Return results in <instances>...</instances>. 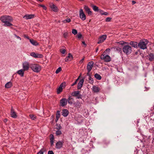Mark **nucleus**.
<instances>
[{"mask_svg": "<svg viewBox=\"0 0 154 154\" xmlns=\"http://www.w3.org/2000/svg\"><path fill=\"white\" fill-rule=\"evenodd\" d=\"M0 20L2 23H4V26H10L12 25L11 22L12 21L13 19L10 16H3L0 17Z\"/></svg>", "mask_w": 154, "mask_h": 154, "instance_id": "nucleus-1", "label": "nucleus"}, {"mask_svg": "<svg viewBox=\"0 0 154 154\" xmlns=\"http://www.w3.org/2000/svg\"><path fill=\"white\" fill-rule=\"evenodd\" d=\"M148 43V41L147 39L141 40L138 43V46L140 49L144 50L147 49V45Z\"/></svg>", "mask_w": 154, "mask_h": 154, "instance_id": "nucleus-2", "label": "nucleus"}, {"mask_svg": "<svg viewBox=\"0 0 154 154\" xmlns=\"http://www.w3.org/2000/svg\"><path fill=\"white\" fill-rule=\"evenodd\" d=\"M105 51H104L100 57V59L101 60H104V61L106 62H110L111 60V58L110 57L106 54Z\"/></svg>", "mask_w": 154, "mask_h": 154, "instance_id": "nucleus-3", "label": "nucleus"}, {"mask_svg": "<svg viewBox=\"0 0 154 154\" xmlns=\"http://www.w3.org/2000/svg\"><path fill=\"white\" fill-rule=\"evenodd\" d=\"M123 52L126 54L129 55L131 52V48L129 45L124 46L123 48Z\"/></svg>", "mask_w": 154, "mask_h": 154, "instance_id": "nucleus-4", "label": "nucleus"}, {"mask_svg": "<svg viewBox=\"0 0 154 154\" xmlns=\"http://www.w3.org/2000/svg\"><path fill=\"white\" fill-rule=\"evenodd\" d=\"M31 68L32 70L35 72H39L41 69V67L39 65L34 64L32 65Z\"/></svg>", "mask_w": 154, "mask_h": 154, "instance_id": "nucleus-5", "label": "nucleus"}, {"mask_svg": "<svg viewBox=\"0 0 154 154\" xmlns=\"http://www.w3.org/2000/svg\"><path fill=\"white\" fill-rule=\"evenodd\" d=\"M79 12L80 18L83 21L85 20L86 19V16L83 12V10L82 9H80Z\"/></svg>", "mask_w": 154, "mask_h": 154, "instance_id": "nucleus-6", "label": "nucleus"}, {"mask_svg": "<svg viewBox=\"0 0 154 154\" xmlns=\"http://www.w3.org/2000/svg\"><path fill=\"white\" fill-rule=\"evenodd\" d=\"M107 36L106 35H102L99 38L98 44H100L103 42L106 39Z\"/></svg>", "mask_w": 154, "mask_h": 154, "instance_id": "nucleus-7", "label": "nucleus"}, {"mask_svg": "<svg viewBox=\"0 0 154 154\" xmlns=\"http://www.w3.org/2000/svg\"><path fill=\"white\" fill-rule=\"evenodd\" d=\"M94 65V62L92 61L89 62L87 65V69L88 72H90L92 69Z\"/></svg>", "mask_w": 154, "mask_h": 154, "instance_id": "nucleus-8", "label": "nucleus"}, {"mask_svg": "<svg viewBox=\"0 0 154 154\" xmlns=\"http://www.w3.org/2000/svg\"><path fill=\"white\" fill-rule=\"evenodd\" d=\"M72 95L74 97H76V98L80 99L82 98V95L79 93V91H75L72 93Z\"/></svg>", "mask_w": 154, "mask_h": 154, "instance_id": "nucleus-9", "label": "nucleus"}, {"mask_svg": "<svg viewBox=\"0 0 154 154\" xmlns=\"http://www.w3.org/2000/svg\"><path fill=\"white\" fill-rule=\"evenodd\" d=\"M30 55L31 56L35 58H41L43 57V55L42 54L35 53L34 52L31 53Z\"/></svg>", "mask_w": 154, "mask_h": 154, "instance_id": "nucleus-10", "label": "nucleus"}, {"mask_svg": "<svg viewBox=\"0 0 154 154\" xmlns=\"http://www.w3.org/2000/svg\"><path fill=\"white\" fill-rule=\"evenodd\" d=\"M67 102V100L66 98H62L60 100V105L62 106H65L66 105Z\"/></svg>", "mask_w": 154, "mask_h": 154, "instance_id": "nucleus-11", "label": "nucleus"}, {"mask_svg": "<svg viewBox=\"0 0 154 154\" xmlns=\"http://www.w3.org/2000/svg\"><path fill=\"white\" fill-rule=\"evenodd\" d=\"M23 69L24 71L28 70L29 68V64L28 62H25L23 64Z\"/></svg>", "mask_w": 154, "mask_h": 154, "instance_id": "nucleus-12", "label": "nucleus"}, {"mask_svg": "<svg viewBox=\"0 0 154 154\" xmlns=\"http://www.w3.org/2000/svg\"><path fill=\"white\" fill-rule=\"evenodd\" d=\"M10 115L13 118H16L17 117L16 113L15 112L12 107H11Z\"/></svg>", "mask_w": 154, "mask_h": 154, "instance_id": "nucleus-13", "label": "nucleus"}, {"mask_svg": "<svg viewBox=\"0 0 154 154\" xmlns=\"http://www.w3.org/2000/svg\"><path fill=\"white\" fill-rule=\"evenodd\" d=\"M63 141H58L56 144V147L57 149H60L61 148L63 145Z\"/></svg>", "mask_w": 154, "mask_h": 154, "instance_id": "nucleus-14", "label": "nucleus"}, {"mask_svg": "<svg viewBox=\"0 0 154 154\" xmlns=\"http://www.w3.org/2000/svg\"><path fill=\"white\" fill-rule=\"evenodd\" d=\"M73 58V57L72 55L71 54L69 53L68 56L65 58V60L66 62H67L70 61L72 60Z\"/></svg>", "mask_w": 154, "mask_h": 154, "instance_id": "nucleus-15", "label": "nucleus"}, {"mask_svg": "<svg viewBox=\"0 0 154 154\" xmlns=\"http://www.w3.org/2000/svg\"><path fill=\"white\" fill-rule=\"evenodd\" d=\"M84 82V79H81L79 81L77 86V88L78 89H80L82 88L83 82Z\"/></svg>", "mask_w": 154, "mask_h": 154, "instance_id": "nucleus-16", "label": "nucleus"}, {"mask_svg": "<svg viewBox=\"0 0 154 154\" xmlns=\"http://www.w3.org/2000/svg\"><path fill=\"white\" fill-rule=\"evenodd\" d=\"M34 17V14H26L23 17V18H25L27 20L32 19Z\"/></svg>", "mask_w": 154, "mask_h": 154, "instance_id": "nucleus-17", "label": "nucleus"}, {"mask_svg": "<svg viewBox=\"0 0 154 154\" xmlns=\"http://www.w3.org/2000/svg\"><path fill=\"white\" fill-rule=\"evenodd\" d=\"M62 115L63 116L66 117L69 114V111L67 109H64L62 110Z\"/></svg>", "mask_w": 154, "mask_h": 154, "instance_id": "nucleus-18", "label": "nucleus"}, {"mask_svg": "<svg viewBox=\"0 0 154 154\" xmlns=\"http://www.w3.org/2000/svg\"><path fill=\"white\" fill-rule=\"evenodd\" d=\"M84 8L85 10L86 11V12L89 15H91L92 14V12L90 11V9L88 6L85 5L84 7Z\"/></svg>", "mask_w": 154, "mask_h": 154, "instance_id": "nucleus-19", "label": "nucleus"}, {"mask_svg": "<svg viewBox=\"0 0 154 154\" xmlns=\"http://www.w3.org/2000/svg\"><path fill=\"white\" fill-rule=\"evenodd\" d=\"M29 41L31 44L33 45L37 46L39 45L38 43L33 39H29Z\"/></svg>", "mask_w": 154, "mask_h": 154, "instance_id": "nucleus-20", "label": "nucleus"}, {"mask_svg": "<svg viewBox=\"0 0 154 154\" xmlns=\"http://www.w3.org/2000/svg\"><path fill=\"white\" fill-rule=\"evenodd\" d=\"M129 44L131 45L132 47L134 48H137L138 47V43L135 42H130Z\"/></svg>", "mask_w": 154, "mask_h": 154, "instance_id": "nucleus-21", "label": "nucleus"}, {"mask_svg": "<svg viewBox=\"0 0 154 154\" xmlns=\"http://www.w3.org/2000/svg\"><path fill=\"white\" fill-rule=\"evenodd\" d=\"M50 140L51 146H52L54 145V135L52 134H51L50 136Z\"/></svg>", "mask_w": 154, "mask_h": 154, "instance_id": "nucleus-22", "label": "nucleus"}, {"mask_svg": "<svg viewBox=\"0 0 154 154\" xmlns=\"http://www.w3.org/2000/svg\"><path fill=\"white\" fill-rule=\"evenodd\" d=\"M92 90L94 92L97 93L99 91L100 88L97 86H94L92 87Z\"/></svg>", "mask_w": 154, "mask_h": 154, "instance_id": "nucleus-23", "label": "nucleus"}, {"mask_svg": "<svg viewBox=\"0 0 154 154\" xmlns=\"http://www.w3.org/2000/svg\"><path fill=\"white\" fill-rule=\"evenodd\" d=\"M63 86V83H62L60 85L59 87L57 89V94H60V92H61L63 90L62 87Z\"/></svg>", "mask_w": 154, "mask_h": 154, "instance_id": "nucleus-24", "label": "nucleus"}, {"mask_svg": "<svg viewBox=\"0 0 154 154\" xmlns=\"http://www.w3.org/2000/svg\"><path fill=\"white\" fill-rule=\"evenodd\" d=\"M149 60L150 61H152L154 60V54H153L151 53L149 55Z\"/></svg>", "mask_w": 154, "mask_h": 154, "instance_id": "nucleus-25", "label": "nucleus"}, {"mask_svg": "<svg viewBox=\"0 0 154 154\" xmlns=\"http://www.w3.org/2000/svg\"><path fill=\"white\" fill-rule=\"evenodd\" d=\"M24 71L23 69H21L19 70L17 72V73L20 75L21 76L23 77V76Z\"/></svg>", "mask_w": 154, "mask_h": 154, "instance_id": "nucleus-26", "label": "nucleus"}, {"mask_svg": "<svg viewBox=\"0 0 154 154\" xmlns=\"http://www.w3.org/2000/svg\"><path fill=\"white\" fill-rule=\"evenodd\" d=\"M68 103L72 104L73 102V99L71 97H69V98L67 100Z\"/></svg>", "mask_w": 154, "mask_h": 154, "instance_id": "nucleus-27", "label": "nucleus"}, {"mask_svg": "<svg viewBox=\"0 0 154 154\" xmlns=\"http://www.w3.org/2000/svg\"><path fill=\"white\" fill-rule=\"evenodd\" d=\"M12 83L10 82H8L5 85V87L6 88H10L12 86Z\"/></svg>", "mask_w": 154, "mask_h": 154, "instance_id": "nucleus-28", "label": "nucleus"}, {"mask_svg": "<svg viewBox=\"0 0 154 154\" xmlns=\"http://www.w3.org/2000/svg\"><path fill=\"white\" fill-rule=\"evenodd\" d=\"M149 111L148 112H147L146 114L145 113L144 114V117H146L149 116H152L154 114L153 112H151L149 113Z\"/></svg>", "mask_w": 154, "mask_h": 154, "instance_id": "nucleus-29", "label": "nucleus"}, {"mask_svg": "<svg viewBox=\"0 0 154 154\" xmlns=\"http://www.w3.org/2000/svg\"><path fill=\"white\" fill-rule=\"evenodd\" d=\"M51 8L55 12H57V8L53 4L51 6Z\"/></svg>", "mask_w": 154, "mask_h": 154, "instance_id": "nucleus-30", "label": "nucleus"}, {"mask_svg": "<svg viewBox=\"0 0 154 154\" xmlns=\"http://www.w3.org/2000/svg\"><path fill=\"white\" fill-rule=\"evenodd\" d=\"M94 77L97 79L98 80H100L102 78L101 76L97 73H96L94 75Z\"/></svg>", "mask_w": 154, "mask_h": 154, "instance_id": "nucleus-31", "label": "nucleus"}, {"mask_svg": "<svg viewBox=\"0 0 154 154\" xmlns=\"http://www.w3.org/2000/svg\"><path fill=\"white\" fill-rule=\"evenodd\" d=\"M92 7L94 11H99V9L95 5H92Z\"/></svg>", "mask_w": 154, "mask_h": 154, "instance_id": "nucleus-32", "label": "nucleus"}, {"mask_svg": "<svg viewBox=\"0 0 154 154\" xmlns=\"http://www.w3.org/2000/svg\"><path fill=\"white\" fill-rule=\"evenodd\" d=\"M81 103L79 102V101L77 100L76 103L75 104V106L78 108H80L81 106Z\"/></svg>", "mask_w": 154, "mask_h": 154, "instance_id": "nucleus-33", "label": "nucleus"}, {"mask_svg": "<svg viewBox=\"0 0 154 154\" xmlns=\"http://www.w3.org/2000/svg\"><path fill=\"white\" fill-rule=\"evenodd\" d=\"M88 79L89 80V83L91 84H92L94 82L93 79L92 78L91 76H90L89 77Z\"/></svg>", "mask_w": 154, "mask_h": 154, "instance_id": "nucleus-34", "label": "nucleus"}, {"mask_svg": "<svg viewBox=\"0 0 154 154\" xmlns=\"http://www.w3.org/2000/svg\"><path fill=\"white\" fill-rule=\"evenodd\" d=\"M71 21V20L69 18H67V19L63 20L62 22L64 23H69Z\"/></svg>", "mask_w": 154, "mask_h": 154, "instance_id": "nucleus-35", "label": "nucleus"}, {"mask_svg": "<svg viewBox=\"0 0 154 154\" xmlns=\"http://www.w3.org/2000/svg\"><path fill=\"white\" fill-rule=\"evenodd\" d=\"M60 111H57V113L56 114V117L57 119V120H58L60 117Z\"/></svg>", "mask_w": 154, "mask_h": 154, "instance_id": "nucleus-36", "label": "nucleus"}, {"mask_svg": "<svg viewBox=\"0 0 154 154\" xmlns=\"http://www.w3.org/2000/svg\"><path fill=\"white\" fill-rule=\"evenodd\" d=\"M29 117L32 120H34L36 119V116L33 115H30Z\"/></svg>", "mask_w": 154, "mask_h": 154, "instance_id": "nucleus-37", "label": "nucleus"}, {"mask_svg": "<svg viewBox=\"0 0 154 154\" xmlns=\"http://www.w3.org/2000/svg\"><path fill=\"white\" fill-rule=\"evenodd\" d=\"M61 133V131L60 130H57L56 131V134L57 136L60 135Z\"/></svg>", "mask_w": 154, "mask_h": 154, "instance_id": "nucleus-38", "label": "nucleus"}, {"mask_svg": "<svg viewBox=\"0 0 154 154\" xmlns=\"http://www.w3.org/2000/svg\"><path fill=\"white\" fill-rule=\"evenodd\" d=\"M62 128L60 125L57 124L56 128L58 130H60Z\"/></svg>", "mask_w": 154, "mask_h": 154, "instance_id": "nucleus-39", "label": "nucleus"}, {"mask_svg": "<svg viewBox=\"0 0 154 154\" xmlns=\"http://www.w3.org/2000/svg\"><path fill=\"white\" fill-rule=\"evenodd\" d=\"M61 68L60 67H59L56 70L55 73L56 74H57L60 72L61 71Z\"/></svg>", "mask_w": 154, "mask_h": 154, "instance_id": "nucleus-40", "label": "nucleus"}, {"mask_svg": "<svg viewBox=\"0 0 154 154\" xmlns=\"http://www.w3.org/2000/svg\"><path fill=\"white\" fill-rule=\"evenodd\" d=\"M45 150L44 149H41L37 153V154H43V152Z\"/></svg>", "mask_w": 154, "mask_h": 154, "instance_id": "nucleus-41", "label": "nucleus"}, {"mask_svg": "<svg viewBox=\"0 0 154 154\" xmlns=\"http://www.w3.org/2000/svg\"><path fill=\"white\" fill-rule=\"evenodd\" d=\"M68 36V33L67 32H65L63 34V36L65 38H66Z\"/></svg>", "mask_w": 154, "mask_h": 154, "instance_id": "nucleus-42", "label": "nucleus"}, {"mask_svg": "<svg viewBox=\"0 0 154 154\" xmlns=\"http://www.w3.org/2000/svg\"><path fill=\"white\" fill-rule=\"evenodd\" d=\"M72 33L74 35H76L77 33V31L75 29H73L72 31Z\"/></svg>", "mask_w": 154, "mask_h": 154, "instance_id": "nucleus-43", "label": "nucleus"}, {"mask_svg": "<svg viewBox=\"0 0 154 154\" xmlns=\"http://www.w3.org/2000/svg\"><path fill=\"white\" fill-rule=\"evenodd\" d=\"M111 19L112 18L110 17H108L106 18L105 21L106 22H109L110 21Z\"/></svg>", "mask_w": 154, "mask_h": 154, "instance_id": "nucleus-44", "label": "nucleus"}, {"mask_svg": "<svg viewBox=\"0 0 154 154\" xmlns=\"http://www.w3.org/2000/svg\"><path fill=\"white\" fill-rule=\"evenodd\" d=\"M77 37L79 39H81L82 38V35L80 33H79L77 35Z\"/></svg>", "mask_w": 154, "mask_h": 154, "instance_id": "nucleus-45", "label": "nucleus"}, {"mask_svg": "<svg viewBox=\"0 0 154 154\" xmlns=\"http://www.w3.org/2000/svg\"><path fill=\"white\" fill-rule=\"evenodd\" d=\"M79 77L75 81V82H74L72 85V86H73L74 85H75L77 82V81H78L79 80Z\"/></svg>", "mask_w": 154, "mask_h": 154, "instance_id": "nucleus-46", "label": "nucleus"}, {"mask_svg": "<svg viewBox=\"0 0 154 154\" xmlns=\"http://www.w3.org/2000/svg\"><path fill=\"white\" fill-rule=\"evenodd\" d=\"M39 6L42 7L45 10H46L47 9L46 7L44 5H39Z\"/></svg>", "mask_w": 154, "mask_h": 154, "instance_id": "nucleus-47", "label": "nucleus"}, {"mask_svg": "<svg viewBox=\"0 0 154 154\" xmlns=\"http://www.w3.org/2000/svg\"><path fill=\"white\" fill-rule=\"evenodd\" d=\"M60 52L62 54H65L66 52V50L65 49H63L62 51L61 50Z\"/></svg>", "mask_w": 154, "mask_h": 154, "instance_id": "nucleus-48", "label": "nucleus"}, {"mask_svg": "<svg viewBox=\"0 0 154 154\" xmlns=\"http://www.w3.org/2000/svg\"><path fill=\"white\" fill-rule=\"evenodd\" d=\"M24 37L25 38H26L27 39H29H29H29V37L28 36H27L26 35H24Z\"/></svg>", "mask_w": 154, "mask_h": 154, "instance_id": "nucleus-49", "label": "nucleus"}, {"mask_svg": "<svg viewBox=\"0 0 154 154\" xmlns=\"http://www.w3.org/2000/svg\"><path fill=\"white\" fill-rule=\"evenodd\" d=\"M48 154H54L52 151H49L48 152Z\"/></svg>", "mask_w": 154, "mask_h": 154, "instance_id": "nucleus-50", "label": "nucleus"}, {"mask_svg": "<svg viewBox=\"0 0 154 154\" xmlns=\"http://www.w3.org/2000/svg\"><path fill=\"white\" fill-rule=\"evenodd\" d=\"M110 51V49L108 48L106 49L105 51V53H106V52H109Z\"/></svg>", "mask_w": 154, "mask_h": 154, "instance_id": "nucleus-51", "label": "nucleus"}, {"mask_svg": "<svg viewBox=\"0 0 154 154\" xmlns=\"http://www.w3.org/2000/svg\"><path fill=\"white\" fill-rule=\"evenodd\" d=\"M98 11L101 14V15H102L103 14V11L101 10H99V11Z\"/></svg>", "mask_w": 154, "mask_h": 154, "instance_id": "nucleus-52", "label": "nucleus"}, {"mask_svg": "<svg viewBox=\"0 0 154 154\" xmlns=\"http://www.w3.org/2000/svg\"><path fill=\"white\" fill-rule=\"evenodd\" d=\"M84 60V57H83L80 61L79 63L81 64L82 63Z\"/></svg>", "mask_w": 154, "mask_h": 154, "instance_id": "nucleus-53", "label": "nucleus"}, {"mask_svg": "<svg viewBox=\"0 0 154 154\" xmlns=\"http://www.w3.org/2000/svg\"><path fill=\"white\" fill-rule=\"evenodd\" d=\"M108 14V13L106 12H103V14L102 15H107Z\"/></svg>", "mask_w": 154, "mask_h": 154, "instance_id": "nucleus-54", "label": "nucleus"}, {"mask_svg": "<svg viewBox=\"0 0 154 154\" xmlns=\"http://www.w3.org/2000/svg\"><path fill=\"white\" fill-rule=\"evenodd\" d=\"M132 4L133 5L134 4L136 3L135 1H132Z\"/></svg>", "mask_w": 154, "mask_h": 154, "instance_id": "nucleus-55", "label": "nucleus"}, {"mask_svg": "<svg viewBox=\"0 0 154 154\" xmlns=\"http://www.w3.org/2000/svg\"><path fill=\"white\" fill-rule=\"evenodd\" d=\"M82 43H83V44H84V45H85V46L86 47V44H85V42H82Z\"/></svg>", "mask_w": 154, "mask_h": 154, "instance_id": "nucleus-56", "label": "nucleus"}, {"mask_svg": "<svg viewBox=\"0 0 154 154\" xmlns=\"http://www.w3.org/2000/svg\"><path fill=\"white\" fill-rule=\"evenodd\" d=\"M17 39H19L20 40H21V38L19 36H17L16 37Z\"/></svg>", "mask_w": 154, "mask_h": 154, "instance_id": "nucleus-57", "label": "nucleus"}, {"mask_svg": "<svg viewBox=\"0 0 154 154\" xmlns=\"http://www.w3.org/2000/svg\"><path fill=\"white\" fill-rule=\"evenodd\" d=\"M153 109H154V106L152 107V108H151V109H150L151 111H152V110Z\"/></svg>", "mask_w": 154, "mask_h": 154, "instance_id": "nucleus-58", "label": "nucleus"}, {"mask_svg": "<svg viewBox=\"0 0 154 154\" xmlns=\"http://www.w3.org/2000/svg\"><path fill=\"white\" fill-rule=\"evenodd\" d=\"M4 121L5 122H6L7 121V119H5Z\"/></svg>", "mask_w": 154, "mask_h": 154, "instance_id": "nucleus-59", "label": "nucleus"}, {"mask_svg": "<svg viewBox=\"0 0 154 154\" xmlns=\"http://www.w3.org/2000/svg\"><path fill=\"white\" fill-rule=\"evenodd\" d=\"M89 73V72H88V73H87V75H88L89 76V77L90 76V74Z\"/></svg>", "mask_w": 154, "mask_h": 154, "instance_id": "nucleus-60", "label": "nucleus"}, {"mask_svg": "<svg viewBox=\"0 0 154 154\" xmlns=\"http://www.w3.org/2000/svg\"><path fill=\"white\" fill-rule=\"evenodd\" d=\"M36 0L40 2H42L43 1V0Z\"/></svg>", "mask_w": 154, "mask_h": 154, "instance_id": "nucleus-61", "label": "nucleus"}, {"mask_svg": "<svg viewBox=\"0 0 154 154\" xmlns=\"http://www.w3.org/2000/svg\"><path fill=\"white\" fill-rule=\"evenodd\" d=\"M14 35L16 37L17 36L16 34H14Z\"/></svg>", "mask_w": 154, "mask_h": 154, "instance_id": "nucleus-62", "label": "nucleus"}, {"mask_svg": "<svg viewBox=\"0 0 154 154\" xmlns=\"http://www.w3.org/2000/svg\"><path fill=\"white\" fill-rule=\"evenodd\" d=\"M14 35L16 37L17 36L16 34H14Z\"/></svg>", "mask_w": 154, "mask_h": 154, "instance_id": "nucleus-63", "label": "nucleus"}, {"mask_svg": "<svg viewBox=\"0 0 154 154\" xmlns=\"http://www.w3.org/2000/svg\"><path fill=\"white\" fill-rule=\"evenodd\" d=\"M98 50V48H97V49H96V52H97V51Z\"/></svg>", "mask_w": 154, "mask_h": 154, "instance_id": "nucleus-64", "label": "nucleus"}]
</instances>
